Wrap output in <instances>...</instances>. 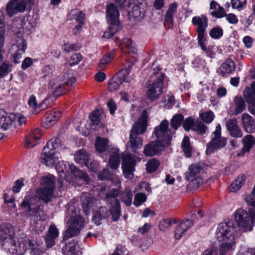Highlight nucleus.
Returning <instances> with one entry per match:
<instances>
[{"mask_svg": "<svg viewBox=\"0 0 255 255\" xmlns=\"http://www.w3.org/2000/svg\"><path fill=\"white\" fill-rule=\"evenodd\" d=\"M48 99H45L40 104L37 105L36 98L34 96L32 95L29 98L28 104L30 107L33 109L34 112L36 114L50 106L48 103Z\"/></svg>", "mask_w": 255, "mask_h": 255, "instance_id": "c85d7f7f", "label": "nucleus"}, {"mask_svg": "<svg viewBox=\"0 0 255 255\" xmlns=\"http://www.w3.org/2000/svg\"><path fill=\"white\" fill-rule=\"evenodd\" d=\"M216 235L220 243V255H224L227 252L235 248L237 233L233 221L220 223L216 229Z\"/></svg>", "mask_w": 255, "mask_h": 255, "instance_id": "f257e3e1", "label": "nucleus"}, {"mask_svg": "<svg viewBox=\"0 0 255 255\" xmlns=\"http://www.w3.org/2000/svg\"><path fill=\"white\" fill-rule=\"evenodd\" d=\"M121 48L125 52H131L135 54L137 52V49L135 43L129 38H124L121 43Z\"/></svg>", "mask_w": 255, "mask_h": 255, "instance_id": "473e14b6", "label": "nucleus"}, {"mask_svg": "<svg viewBox=\"0 0 255 255\" xmlns=\"http://www.w3.org/2000/svg\"><path fill=\"white\" fill-rule=\"evenodd\" d=\"M198 43L201 50L211 58L213 57L215 55V48L213 46H206L207 39L205 37L197 38Z\"/></svg>", "mask_w": 255, "mask_h": 255, "instance_id": "2f4dec72", "label": "nucleus"}, {"mask_svg": "<svg viewBox=\"0 0 255 255\" xmlns=\"http://www.w3.org/2000/svg\"><path fill=\"white\" fill-rule=\"evenodd\" d=\"M121 28L120 23L111 22L109 28L104 32L103 37L106 38L112 37Z\"/></svg>", "mask_w": 255, "mask_h": 255, "instance_id": "09e8293b", "label": "nucleus"}, {"mask_svg": "<svg viewBox=\"0 0 255 255\" xmlns=\"http://www.w3.org/2000/svg\"><path fill=\"white\" fill-rule=\"evenodd\" d=\"M5 23L3 12L0 10V47H2L4 41Z\"/></svg>", "mask_w": 255, "mask_h": 255, "instance_id": "864d4df0", "label": "nucleus"}, {"mask_svg": "<svg viewBox=\"0 0 255 255\" xmlns=\"http://www.w3.org/2000/svg\"><path fill=\"white\" fill-rule=\"evenodd\" d=\"M177 222V219H167L162 220L159 224V229L161 231H165L168 230L169 227Z\"/></svg>", "mask_w": 255, "mask_h": 255, "instance_id": "5fc2aeb1", "label": "nucleus"}, {"mask_svg": "<svg viewBox=\"0 0 255 255\" xmlns=\"http://www.w3.org/2000/svg\"><path fill=\"white\" fill-rule=\"evenodd\" d=\"M118 193L119 192L117 189L113 188L106 193V196L104 197L107 202L109 203H113V205L110 210V214L114 221H117L121 216L120 203L119 201L115 199Z\"/></svg>", "mask_w": 255, "mask_h": 255, "instance_id": "dca6fc26", "label": "nucleus"}, {"mask_svg": "<svg viewBox=\"0 0 255 255\" xmlns=\"http://www.w3.org/2000/svg\"><path fill=\"white\" fill-rule=\"evenodd\" d=\"M168 121L163 120L160 124L155 128L154 134L157 138L155 142H151L146 145L144 149L145 155L152 156L164 149L165 144H169L174 133L167 129Z\"/></svg>", "mask_w": 255, "mask_h": 255, "instance_id": "f03ea898", "label": "nucleus"}, {"mask_svg": "<svg viewBox=\"0 0 255 255\" xmlns=\"http://www.w3.org/2000/svg\"><path fill=\"white\" fill-rule=\"evenodd\" d=\"M55 167L57 172L59 174L60 178L61 179L59 180L60 182L63 178L70 183L75 182L77 178L87 183L89 182L90 178L88 175L78 170L73 164L60 161L59 159L52 167Z\"/></svg>", "mask_w": 255, "mask_h": 255, "instance_id": "7ed1b4c3", "label": "nucleus"}, {"mask_svg": "<svg viewBox=\"0 0 255 255\" xmlns=\"http://www.w3.org/2000/svg\"><path fill=\"white\" fill-rule=\"evenodd\" d=\"M26 41L23 38L21 34L15 35L12 43V47L15 53L13 55V62L18 63L22 55L24 53L27 48Z\"/></svg>", "mask_w": 255, "mask_h": 255, "instance_id": "2eb2a0df", "label": "nucleus"}, {"mask_svg": "<svg viewBox=\"0 0 255 255\" xmlns=\"http://www.w3.org/2000/svg\"><path fill=\"white\" fill-rule=\"evenodd\" d=\"M112 155L109 160V164L113 169H116L118 168L120 164V154L119 150L116 148L112 149Z\"/></svg>", "mask_w": 255, "mask_h": 255, "instance_id": "e433bc0d", "label": "nucleus"}, {"mask_svg": "<svg viewBox=\"0 0 255 255\" xmlns=\"http://www.w3.org/2000/svg\"><path fill=\"white\" fill-rule=\"evenodd\" d=\"M75 162L82 165L86 166L90 171L97 172L99 169V163L92 159L90 154L85 149H81L74 154Z\"/></svg>", "mask_w": 255, "mask_h": 255, "instance_id": "ddd939ff", "label": "nucleus"}, {"mask_svg": "<svg viewBox=\"0 0 255 255\" xmlns=\"http://www.w3.org/2000/svg\"><path fill=\"white\" fill-rule=\"evenodd\" d=\"M114 53V52L112 51L105 55L101 59L100 63H99V67L100 69L103 70L105 68V66L112 61L113 58Z\"/></svg>", "mask_w": 255, "mask_h": 255, "instance_id": "13d9d810", "label": "nucleus"}, {"mask_svg": "<svg viewBox=\"0 0 255 255\" xmlns=\"http://www.w3.org/2000/svg\"><path fill=\"white\" fill-rule=\"evenodd\" d=\"M136 160L129 154L123 156L122 169L125 177L131 179L133 176Z\"/></svg>", "mask_w": 255, "mask_h": 255, "instance_id": "6ab92c4d", "label": "nucleus"}, {"mask_svg": "<svg viewBox=\"0 0 255 255\" xmlns=\"http://www.w3.org/2000/svg\"><path fill=\"white\" fill-rule=\"evenodd\" d=\"M235 109L233 115H238L241 113L245 109L246 104L242 97H236L234 98Z\"/></svg>", "mask_w": 255, "mask_h": 255, "instance_id": "49530a36", "label": "nucleus"}, {"mask_svg": "<svg viewBox=\"0 0 255 255\" xmlns=\"http://www.w3.org/2000/svg\"><path fill=\"white\" fill-rule=\"evenodd\" d=\"M245 200L248 204L255 208V184L251 194L246 196Z\"/></svg>", "mask_w": 255, "mask_h": 255, "instance_id": "0e129e2a", "label": "nucleus"}, {"mask_svg": "<svg viewBox=\"0 0 255 255\" xmlns=\"http://www.w3.org/2000/svg\"><path fill=\"white\" fill-rule=\"evenodd\" d=\"M242 123L249 133H252L255 130V121L248 114L244 113L242 115Z\"/></svg>", "mask_w": 255, "mask_h": 255, "instance_id": "c756f323", "label": "nucleus"}, {"mask_svg": "<svg viewBox=\"0 0 255 255\" xmlns=\"http://www.w3.org/2000/svg\"><path fill=\"white\" fill-rule=\"evenodd\" d=\"M130 71V66L128 65V68L122 69L116 74L122 83L123 82L129 83L131 82L132 78L129 75Z\"/></svg>", "mask_w": 255, "mask_h": 255, "instance_id": "a19ab883", "label": "nucleus"}, {"mask_svg": "<svg viewBox=\"0 0 255 255\" xmlns=\"http://www.w3.org/2000/svg\"><path fill=\"white\" fill-rule=\"evenodd\" d=\"M193 222L191 220H186L180 222L176 227L174 236L176 239H180L184 233L192 226Z\"/></svg>", "mask_w": 255, "mask_h": 255, "instance_id": "5701e85b", "label": "nucleus"}, {"mask_svg": "<svg viewBox=\"0 0 255 255\" xmlns=\"http://www.w3.org/2000/svg\"><path fill=\"white\" fill-rule=\"evenodd\" d=\"M235 69V64L231 59H228L223 63L221 67V71L224 74L233 72Z\"/></svg>", "mask_w": 255, "mask_h": 255, "instance_id": "8fccbe9b", "label": "nucleus"}, {"mask_svg": "<svg viewBox=\"0 0 255 255\" xmlns=\"http://www.w3.org/2000/svg\"><path fill=\"white\" fill-rule=\"evenodd\" d=\"M200 117L204 122L210 123L214 119L215 116L212 112L208 111L201 114Z\"/></svg>", "mask_w": 255, "mask_h": 255, "instance_id": "338daca9", "label": "nucleus"}, {"mask_svg": "<svg viewBox=\"0 0 255 255\" xmlns=\"http://www.w3.org/2000/svg\"><path fill=\"white\" fill-rule=\"evenodd\" d=\"M243 141L244 144L243 151L244 152L249 151L255 143V139L254 137L251 134H248L245 136Z\"/></svg>", "mask_w": 255, "mask_h": 255, "instance_id": "de8ad7c7", "label": "nucleus"}, {"mask_svg": "<svg viewBox=\"0 0 255 255\" xmlns=\"http://www.w3.org/2000/svg\"><path fill=\"white\" fill-rule=\"evenodd\" d=\"M12 113L10 114L8 117L7 116V118H9L10 115ZM12 115H14L16 117V119L14 120H12V121H11V123H9L10 124H8L7 128L12 127L15 128L16 126V123H18L20 126H22L23 124H25L26 119L24 116H17L14 114H12Z\"/></svg>", "mask_w": 255, "mask_h": 255, "instance_id": "bf43d9fd", "label": "nucleus"}, {"mask_svg": "<svg viewBox=\"0 0 255 255\" xmlns=\"http://www.w3.org/2000/svg\"><path fill=\"white\" fill-rule=\"evenodd\" d=\"M192 22L196 26L197 38L205 37V31L208 26V19L204 15L194 16Z\"/></svg>", "mask_w": 255, "mask_h": 255, "instance_id": "aec40b11", "label": "nucleus"}, {"mask_svg": "<svg viewBox=\"0 0 255 255\" xmlns=\"http://www.w3.org/2000/svg\"><path fill=\"white\" fill-rule=\"evenodd\" d=\"M203 173L204 170L201 164H192L189 167L188 171L185 173V178L195 188H198L204 182Z\"/></svg>", "mask_w": 255, "mask_h": 255, "instance_id": "9b49d317", "label": "nucleus"}, {"mask_svg": "<svg viewBox=\"0 0 255 255\" xmlns=\"http://www.w3.org/2000/svg\"><path fill=\"white\" fill-rule=\"evenodd\" d=\"M61 148L60 140L57 137L51 138L43 148L40 158L41 162L48 167H53L60 158Z\"/></svg>", "mask_w": 255, "mask_h": 255, "instance_id": "20e7f679", "label": "nucleus"}, {"mask_svg": "<svg viewBox=\"0 0 255 255\" xmlns=\"http://www.w3.org/2000/svg\"><path fill=\"white\" fill-rule=\"evenodd\" d=\"M84 220L79 214V210L74 207L69 208L67 212V224L68 229L65 233V237L71 238L78 235L83 227Z\"/></svg>", "mask_w": 255, "mask_h": 255, "instance_id": "423d86ee", "label": "nucleus"}, {"mask_svg": "<svg viewBox=\"0 0 255 255\" xmlns=\"http://www.w3.org/2000/svg\"><path fill=\"white\" fill-rule=\"evenodd\" d=\"M226 126L232 136L238 138L243 136L242 131L238 125V122L236 119L228 120Z\"/></svg>", "mask_w": 255, "mask_h": 255, "instance_id": "b1692460", "label": "nucleus"}, {"mask_svg": "<svg viewBox=\"0 0 255 255\" xmlns=\"http://www.w3.org/2000/svg\"><path fill=\"white\" fill-rule=\"evenodd\" d=\"M221 126L218 124L213 132V137L207 145L206 153L211 154L215 150L224 147L227 143L226 139L221 136Z\"/></svg>", "mask_w": 255, "mask_h": 255, "instance_id": "4468645a", "label": "nucleus"}, {"mask_svg": "<svg viewBox=\"0 0 255 255\" xmlns=\"http://www.w3.org/2000/svg\"><path fill=\"white\" fill-rule=\"evenodd\" d=\"M122 84L120 80L116 75L110 80L109 82V89L111 91L117 90L120 88Z\"/></svg>", "mask_w": 255, "mask_h": 255, "instance_id": "4d7b16f0", "label": "nucleus"}, {"mask_svg": "<svg viewBox=\"0 0 255 255\" xmlns=\"http://www.w3.org/2000/svg\"><path fill=\"white\" fill-rule=\"evenodd\" d=\"M232 7L240 11L246 7L247 0H231Z\"/></svg>", "mask_w": 255, "mask_h": 255, "instance_id": "052dcab7", "label": "nucleus"}, {"mask_svg": "<svg viewBox=\"0 0 255 255\" xmlns=\"http://www.w3.org/2000/svg\"><path fill=\"white\" fill-rule=\"evenodd\" d=\"M164 75L160 72H155L151 77L152 83L148 87L146 92L147 98L154 101L158 99L163 93V80Z\"/></svg>", "mask_w": 255, "mask_h": 255, "instance_id": "9d476101", "label": "nucleus"}, {"mask_svg": "<svg viewBox=\"0 0 255 255\" xmlns=\"http://www.w3.org/2000/svg\"><path fill=\"white\" fill-rule=\"evenodd\" d=\"M7 249L11 255H23L26 250V242L23 239H19L16 242L13 241L8 247H4Z\"/></svg>", "mask_w": 255, "mask_h": 255, "instance_id": "412c9836", "label": "nucleus"}, {"mask_svg": "<svg viewBox=\"0 0 255 255\" xmlns=\"http://www.w3.org/2000/svg\"><path fill=\"white\" fill-rule=\"evenodd\" d=\"M120 197L126 206L130 205L132 199L131 190L129 188H126L125 191L120 195Z\"/></svg>", "mask_w": 255, "mask_h": 255, "instance_id": "3c124183", "label": "nucleus"}, {"mask_svg": "<svg viewBox=\"0 0 255 255\" xmlns=\"http://www.w3.org/2000/svg\"><path fill=\"white\" fill-rule=\"evenodd\" d=\"M120 197L126 206L130 205L132 199L131 190L129 188H126L125 191L120 195Z\"/></svg>", "mask_w": 255, "mask_h": 255, "instance_id": "603ef678", "label": "nucleus"}, {"mask_svg": "<svg viewBox=\"0 0 255 255\" xmlns=\"http://www.w3.org/2000/svg\"><path fill=\"white\" fill-rule=\"evenodd\" d=\"M159 162L156 159L153 158L149 160L146 164V170L149 173L154 172L158 167Z\"/></svg>", "mask_w": 255, "mask_h": 255, "instance_id": "680f3d73", "label": "nucleus"}, {"mask_svg": "<svg viewBox=\"0 0 255 255\" xmlns=\"http://www.w3.org/2000/svg\"><path fill=\"white\" fill-rule=\"evenodd\" d=\"M245 182V176L241 174L239 175L231 184L230 190L232 192H236L238 191L244 184Z\"/></svg>", "mask_w": 255, "mask_h": 255, "instance_id": "79ce46f5", "label": "nucleus"}, {"mask_svg": "<svg viewBox=\"0 0 255 255\" xmlns=\"http://www.w3.org/2000/svg\"><path fill=\"white\" fill-rule=\"evenodd\" d=\"M145 2L143 0H129L128 6L131 9L129 15L141 19L144 17Z\"/></svg>", "mask_w": 255, "mask_h": 255, "instance_id": "f3484780", "label": "nucleus"}, {"mask_svg": "<svg viewBox=\"0 0 255 255\" xmlns=\"http://www.w3.org/2000/svg\"><path fill=\"white\" fill-rule=\"evenodd\" d=\"M15 119L16 117L12 114L10 115L9 118H7V113L4 110H0V139L3 136L2 130L7 129L8 124Z\"/></svg>", "mask_w": 255, "mask_h": 255, "instance_id": "a878e982", "label": "nucleus"}, {"mask_svg": "<svg viewBox=\"0 0 255 255\" xmlns=\"http://www.w3.org/2000/svg\"><path fill=\"white\" fill-rule=\"evenodd\" d=\"M81 204L84 213L87 215L97 203V200L87 193H82L81 197Z\"/></svg>", "mask_w": 255, "mask_h": 255, "instance_id": "4be33fe9", "label": "nucleus"}, {"mask_svg": "<svg viewBox=\"0 0 255 255\" xmlns=\"http://www.w3.org/2000/svg\"><path fill=\"white\" fill-rule=\"evenodd\" d=\"M54 187L55 179L53 175L43 177L40 188L36 191L35 197L45 202H49L53 196Z\"/></svg>", "mask_w": 255, "mask_h": 255, "instance_id": "1a4fd4ad", "label": "nucleus"}, {"mask_svg": "<svg viewBox=\"0 0 255 255\" xmlns=\"http://www.w3.org/2000/svg\"><path fill=\"white\" fill-rule=\"evenodd\" d=\"M2 57L0 54V78L7 75L11 71L12 65L9 62L5 61L1 63Z\"/></svg>", "mask_w": 255, "mask_h": 255, "instance_id": "37998d69", "label": "nucleus"}, {"mask_svg": "<svg viewBox=\"0 0 255 255\" xmlns=\"http://www.w3.org/2000/svg\"><path fill=\"white\" fill-rule=\"evenodd\" d=\"M13 229L7 225H2L0 230V242L4 247H8L11 243H13Z\"/></svg>", "mask_w": 255, "mask_h": 255, "instance_id": "a211bd4d", "label": "nucleus"}, {"mask_svg": "<svg viewBox=\"0 0 255 255\" xmlns=\"http://www.w3.org/2000/svg\"><path fill=\"white\" fill-rule=\"evenodd\" d=\"M211 13L212 16L218 18L225 16V12L223 7L214 1L210 3Z\"/></svg>", "mask_w": 255, "mask_h": 255, "instance_id": "f704fd0d", "label": "nucleus"}, {"mask_svg": "<svg viewBox=\"0 0 255 255\" xmlns=\"http://www.w3.org/2000/svg\"><path fill=\"white\" fill-rule=\"evenodd\" d=\"M106 15L108 19L111 22L120 23L119 21V12L114 4L110 3L107 5Z\"/></svg>", "mask_w": 255, "mask_h": 255, "instance_id": "cd10ccee", "label": "nucleus"}, {"mask_svg": "<svg viewBox=\"0 0 255 255\" xmlns=\"http://www.w3.org/2000/svg\"><path fill=\"white\" fill-rule=\"evenodd\" d=\"M75 82V78L71 71L53 78L50 82L49 87L53 89V94L59 96L67 92L69 86H72Z\"/></svg>", "mask_w": 255, "mask_h": 255, "instance_id": "0eeeda50", "label": "nucleus"}, {"mask_svg": "<svg viewBox=\"0 0 255 255\" xmlns=\"http://www.w3.org/2000/svg\"><path fill=\"white\" fill-rule=\"evenodd\" d=\"M38 133V130H35L34 132L29 134L25 140V146L27 147H31L37 145L40 139V136L37 135Z\"/></svg>", "mask_w": 255, "mask_h": 255, "instance_id": "ea45409f", "label": "nucleus"}, {"mask_svg": "<svg viewBox=\"0 0 255 255\" xmlns=\"http://www.w3.org/2000/svg\"><path fill=\"white\" fill-rule=\"evenodd\" d=\"M147 115L146 110H143L138 121L133 125L129 134V143L132 151H135L141 147L142 140L138 135L144 132L147 127Z\"/></svg>", "mask_w": 255, "mask_h": 255, "instance_id": "39448f33", "label": "nucleus"}, {"mask_svg": "<svg viewBox=\"0 0 255 255\" xmlns=\"http://www.w3.org/2000/svg\"><path fill=\"white\" fill-rule=\"evenodd\" d=\"M92 128L94 130H98L100 127H103L104 125L101 121L100 115L99 111H94L90 116Z\"/></svg>", "mask_w": 255, "mask_h": 255, "instance_id": "c9c22d12", "label": "nucleus"}, {"mask_svg": "<svg viewBox=\"0 0 255 255\" xmlns=\"http://www.w3.org/2000/svg\"><path fill=\"white\" fill-rule=\"evenodd\" d=\"M146 200V196L143 193H138L134 197L133 204L136 206H139Z\"/></svg>", "mask_w": 255, "mask_h": 255, "instance_id": "774afa93", "label": "nucleus"}, {"mask_svg": "<svg viewBox=\"0 0 255 255\" xmlns=\"http://www.w3.org/2000/svg\"><path fill=\"white\" fill-rule=\"evenodd\" d=\"M29 248L30 250L31 255H42L45 252V250L39 247L34 241H28Z\"/></svg>", "mask_w": 255, "mask_h": 255, "instance_id": "c03bdc74", "label": "nucleus"}, {"mask_svg": "<svg viewBox=\"0 0 255 255\" xmlns=\"http://www.w3.org/2000/svg\"><path fill=\"white\" fill-rule=\"evenodd\" d=\"M61 112L59 111L47 113L43 120L44 126L48 128L54 125L60 118Z\"/></svg>", "mask_w": 255, "mask_h": 255, "instance_id": "bb28decb", "label": "nucleus"}, {"mask_svg": "<svg viewBox=\"0 0 255 255\" xmlns=\"http://www.w3.org/2000/svg\"><path fill=\"white\" fill-rule=\"evenodd\" d=\"M234 219L238 226L245 231H251L255 224V213L250 211L249 213L239 209L234 213Z\"/></svg>", "mask_w": 255, "mask_h": 255, "instance_id": "6e6552de", "label": "nucleus"}, {"mask_svg": "<svg viewBox=\"0 0 255 255\" xmlns=\"http://www.w3.org/2000/svg\"><path fill=\"white\" fill-rule=\"evenodd\" d=\"M209 34L212 38L218 39L222 36L223 31L220 27H214L211 29Z\"/></svg>", "mask_w": 255, "mask_h": 255, "instance_id": "e2e57ef3", "label": "nucleus"}, {"mask_svg": "<svg viewBox=\"0 0 255 255\" xmlns=\"http://www.w3.org/2000/svg\"><path fill=\"white\" fill-rule=\"evenodd\" d=\"M243 95L246 102L248 104V109L249 112L251 114L255 116V97L252 96L249 88H246L244 91Z\"/></svg>", "mask_w": 255, "mask_h": 255, "instance_id": "7c9ffc66", "label": "nucleus"}, {"mask_svg": "<svg viewBox=\"0 0 255 255\" xmlns=\"http://www.w3.org/2000/svg\"><path fill=\"white\" fill-rule=\"evenodd\" d=\"M59 232L54 225H51L46 236L45 237V241L47 248H52L55 245V239L58 237Z\"/></svg>", "mask_w": 255, "mask_h": 255, "instance_id": "393cba45", "label": "nucleus"}, {"mask_svg": "<svg viewBox=\"0 0 255 255\" xmlns=\"http://www.w3.org/2000/svg\"><path fill=\"white\" fill-rule=\"evenodd\" d=\"M64 255H75L79 252V247L77 242H69L63 248Z\"/></svg>", "mask_w": 255, "mask_h": 255, "instance_id": "72a5a7b5", "label": "nucleus"}, {"mask_svg": "<svg viewBox=\"0 0 255 255\" xmlns=\"http://www.w3.org/2000/svg\"><path fill=\"white\" fill-rule=\"evenodd\" d=\"M109 216V213L105 207L99 208L94 214L93 220L97 225L101 224V220Z\"/></svg>", "mask_w": 255, "mask_h": 255, "instance_id": "4c0bfd02", "label": "nucleus"}, {"mask_svg": "<svg viewBox=\"0 0 255 255\" xmlns=\"http://www.w3.org/2000/svg\"><path fill=\"white\" fill-rule=\"evenodd\" d=\"M33 3V0H9L5 8L6 13L12 17L18 13H23Z\"/></svg>", "mask_w": 255, "mask_h": 255, "instance_id": "f8f14e48", "label": "nucleus"}, {"mask_svg": "<svg viewBox=\"0 0 255 255\" xmlns=\"http://www.w3.org/2000/svg\"><path fill=\"white\" fill-rule=\"evenodd\" d=\"M182 147L186 156L188 157H190L192 147L190 143L189 138L188 136H185L183 139Z\"/></svg>", "mask_w": 255, "mask_h": 255, "instance_id": "6e6d98bb", "label": "nucleus"}, {"mask_svg": "<svg viewBox=\"0 0 255 255\" xmlns=\"http://www.w3.org/2000/svg\"><path fill=\"white\" fill-rule=\"evenodd\" d=\"M183 120V116L181 114H176L172 117L171 120V126L172 128V130L169 129L168 127L167 128L168 130L174 132L172 134V136L175 133V131L177 129L179 126H180ZM168 126L169 125L168 127Z\"/></svg>", "mask_w": 255, "mask_h": 255, "instance_id": "a18cd8bd", "label": "nucleus"}, {"mask_svg": "<svg viewBox=\"0 0 255 255\" xmlns=\"http://www.w3.org/2000/svg\"><path fill=\"white\" fill-rule=\"evenodd\" d=\"M95 147L97 152L102 153L106 151L109 147V142L107 138L97 137L95 141Z\"/></svg>", "mask_w": 255, "mask_h": 255, "instance_id": "58836bf2", "label": "nucleus"}, {"mask_svg": "<svg viewBox=\"0 0 255 255\" xmlns=\"http://www.w3.org/2000/svg\"><path fill=\"white\" fill-rule=\"evenodd\" d=\"M196 124L192 118H187L183 123V127L185 130L188 131L190 129H194Z\"/></svg>", "mask_w": 255, "mask_h": 255, "instance_id": "69168bd1", "label": "nucleus"}]
</instances>
